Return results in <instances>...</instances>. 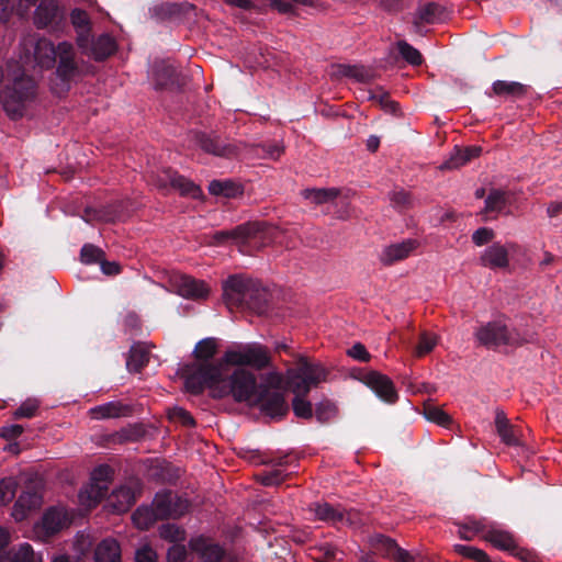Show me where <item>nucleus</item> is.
<instances>
[{
  "mask_svg": "<svg viewBox=\"0 0 562 562\" xmlns=\"http://www.w3.org/2000/svg\"><path fill=\"white\" fill-rule=\"evenodd\" d=\"M209 363L196 368L195 372L188 378L187 391L199 395L205 387L210 390L213 398L233 397L237 403H252L258 393V381L256 375L247 369L226 367L221 376L209 378L203 369Z\"/></svg>",
  "mask_w": 562,
  "mask_h": 562,
  "instance_id": "1",
  "label": "nucleus"
},
{
  "mask_svg": "<svg viewBox=\"0 0 562 562\" xmlns=\"http://www.w3.org/2000/svg\"><path fill=\"white\" fill-rule=\"evenodd\" d=\"M328 371L319 362H311L305 357H300L295 367L288 369V385L295 394L292 401V409L296 417L310 419L313 417L311 402L305 400L312 387L326 381Z\"/></svg>",
  "mask_w": 562,
  "mask_h": 562,
  "instance_id": "2",
  "label": "nucleus"
},
{
  "mask_svg": "<svg viewBox=\"0 0 562 562\" xmlns=\"http://www.w3.org/2000/svg\"><path fill=\"white\" fill-rule=\"evenodd\" d=\"M251 368L261 371L272 367V358L267 346L259 342L235 344L226 349L216 363H210L203 372L209 378H218L224 368Z\"/></svg>",
  "mask_w": 562,
  "mask_h": 562,
  "instance_id": "3",
  "label": "nucleus"
},
{
  "mask_svg": "<svg viewBox=\"0 0 562 562\" xmlns=\"http://www.w3.org/2000/svg\"><path fill=\"white\" fill-rule=\"evenodd\" d=\"M223 295L228 307L249 310L258 315L269 308L270 294L260 284L239 276H231L223 284Z\"/></svg>",
  "mask_w": 562,
  "mask_h": 562,
  "instance_id": "4",
  "label": "nucleus"
},
{
  "mask_svg": "<svg viewBox=\"0 0 562 562\" xmlns=\"http://www.w3.org/2000/svg\"><path fill=\"white\" fill-rule=\"evenodd\" d=\"M480 345L488 349H497L501 346H519L526 341L514 328H509L502 319L486 323L475 331Z\"/></svg>",
  "mask_w": 562,
  "mask_h": 562,
  "instance_id": "5",
  "label": "nucleus"
},
{
  "mask_svg": "<svg viewBox=\"0 0 562 562\" xmlns=\"http://www.w3.org/2000/svg\"><path fill=\"white\" fill-rule=\"evenodd\" d=\"M59 55L56 60V76L61 82L68 86L81 79L88 74V64L78 59L72 44L68 42L58 43Z\"/></svg>",
  "mask_w": 562,
  "mask_h": 562,
  "instance_id": "6",
  "label": "nucleus"
},
{
  "mask_svg": "<svg viewBox=\"0 0 562 562\" xmlns=\"http://www.w3.org/2000/svg\"><path fill=\"white\" fill-rule=\"evenodd\" d=\"M195 144L205 153L226 159L243 157L241 142H226L215 134L196 132Z\"/></svg>",
  "mask_w": 562,
  "mask_h": 562,
  "instance_id": "7",
  "label": "nucleus"
},
{
  "mask_svg": "<svg viewBox=\"0 0 562 562\" xmlns=\"http://www.w3.org/2000/svg\"><path fill=\"white\" fill-rule=\"evenodd\" d=\"M189 546L198 562H238L233 553L212 538L199 536L192 538Z\"/></svg>",
  "mask_w": 562,
  "mask_h": 562,
  "instance_id": "8",
  "label": "nucleus"
},
{
  "mask_svg": "<svg viewBox=\"0 0 562 562\" xmlns=\"http://www.w3.org/2000/svg\"><path fill=\"white\" fill-rule=\"evenodd\" d=\"M112 473V469L106 464L99 465L93 470L91 475L92 483L79 493L82 505L92 508L108 495Z\"/></svg>",
  "mask_w": 562,
  "mask_h": 562,
  "instance_id": "9",
  "label": "nucleus"
},
{
  "mask_svg": "<svg viewBox=\"0 0 562 562\" xmlns=\"http://www.w3.org/2000/svg\"><path fill=\"white\" fill-rule=\"evenodd\" d=\"M370 543L374 553L393 562H429L425 557L418 553L413 554L401 548L394 539L384 535H375L371 538Z\"/></svg>",
  "mask_w": 562,
  "mask_h": 562,
  "instance_id": "10",
  "label": "nucleus"
},
{
  "mask_svg": "<svg viewBox=\"0 0 562 562\" xmlns=\"http://www.w3.org/2000/svg\"><path fill=\"white\" fill-rule=\"evenodd\" d=\"M153 504L161 520L180 518L190 508V503L187 498L170 490L158 492L154 497Z\"/></svg>",
  "mask_w": 562,
  "mask_h": 562,
  "instance_id": "11",
  "label": "nucleus"
},
{
  "mask_svg": "<svg viewBox=\"0 0 562 562\" xmlns=\"http://www.w3.org/2000/svg\"><path fill=\"white\" fill-rule=\"evenodd\" d=\"M33 21L37 29H47L52 33L60 32L66 24L57 0H41L34 11Z\"/></svg>",
  "mask_w": 562,
  "mask_h": 562,
  "instance_id": "12",
  "label": "nucleus"
},
{
  "mask_svg": "<svg viewBox=\"0 0 562 562\" xmlns=\"http://www.w3.org/2000/svg\"><path fill=\"white\" fill-rule=\"evenodd\" d=\"M155 183L161 190L173 189L182 195L194 199L199 198L202 193L199 186L171 168L161 169L155 177Z\"/></svg>",
  "mask_w": 562,
  "mask_h": 562,
  "instance_id": "13",
  "label": "nucleus"
},
{
  "mask_svg": "<svg viewBox=\"0 0 562 562\" xmlns=\"http://www.w3.org/2000/svg\"><path fill=\"white\" fill-rule=\"evenodd\" d=\"M41 488L40 482L30 480L13 506L12 516L16 521L24 520L32 510L41 507L43 502Z\"/></svg>",
  "mask_w": 562,
  "mask_h": 562,
  "instance_id": "14",
  "label": "nucleus"
},
{
  "mask_svg": "<svg viewBox=\"0 0 562 562\" xmlns=\"http://www.w3.org/2000/svg\"><path fill=\"white\" fill-rule=\"evenodd\" d=\"M360 381L366 384L382 402L394 404L398 400L393 381L385 374L371 370L366 372Z\"/></svg>",
  "mask_w": 562,
  "mask_h": 562,
  "instance_id": "15",
  "label": "nucleus"
},
{
  "mask_svg": "<svg viewBox=\"0 0 562 562\" xmlns=\"http://www.w3.org/2000/svg\"><path fill=\"white\" fill-rule=\"evenodd\" d=\"M218 351V340L214 337L203 338L196 342L193 349V357L199 363L186 364L181 369V375L184 379V386L187 387L188 378L193 374L196 368L205 363H216L213 358Z\"/></svg>",
  "mask_w": 562,
  "mask_h": 562,
  "instance_id": "16",
  "label": "nucleus"
},
{
  "mask_svg": "<svg viewBox=\"0 0 562 562\" xmlns=\"http://www.w3.org/2000/svg\"><path fill=\"white\" fill-rule=\"evenodd\" d=\"M262 231L263 223L248 222L237 225L232 229L215 232L212 236V240L215 245H224L228 240L244 244L249 239L255 238Z\"/></svg>",
  "mask_w": 562,
  "mask_h": 562,
  "instance_id": "17",
  "label": "nucleus"
},
{
  "mask_svg": "<svg viewBox=\"0 0 562 562\" xmlns=\"http://www.w3.org/2000/svg\"><path fill=\"white\" fill-rule=\"evenodd\" d=\"M252 404L258 405L266 415L278 419H282L290 409L283 391L257 393Z\"/></svg>",
  "mask_w": 562,
  "mask_h": 562,
  "instance_id": "18",
  "label": "nucleus"
},
{
  "mask_svg": "<svg viewBox=\"0 0 562 562\" xmlns=\"http://www.w3.org/2000/svg\"><path fill=\"white\" fill-rule=\"evenodd\" d=\"M173 290L181 296L191 300L204 299L209 295L207 285L187 274H173L170 279Z\"/></svg>",
  "mask_w": 562,
  "mask_h": 562,
  "instance_id": "19",
  "label": "nucleus"
},
{
  "mask_svg": "<svg viewBox=\"0 0 562 562\" xmlns=\"http://www.w3.org/2000/svg\"><path fill=\"white\" fill-rule=\"evenodd\" d=\"M67 525L66 515L56 507L46 509L40 522L34 527L38 537L50 538Z\"/></svg>",
  "mask_w": 562,
  "mask_h": 562,
  "instance_id": "20",
  "label": "nucleus"
},
{
  "mask_svg": "<svg viewBox=\"0 0 562 562\" xmlns=\"http://www.w3.org/2000/svg\"><path fill=\"white\" fill-rule=\"evenodd\" d=\"M156 89H180L186 83V78L177 69L167 64H159L154 71Z\"/></svg>",
  "mask_w": 562,
  "mask_h": 562,
  "instance_id": "21",
  "label": "nucleus"
},
{
  "mask_svg": "<svg viewBox=\"0 0 562 562\" xmlns=\"http://www.w3.org/2000/svg\"><path fill=\"white\" fill-rule=\"evenodd\" d=\"M447 14L448 11L445 5L438 2H427L418 5L414 13L413 23L415 26L441 23Z\"/></svg>",
  "mask_w": 562,
  "mask_h": 562,
  "instance_id": "22",
  "label": "nucleus"
},
{
  "mask_svg": "<svg viewBox=\"0 0 562 562\" xmlns=\"http://www.w3.org/2000/svg\"><path fill=\"white\" fill-rule=\"evenodd\" d=\"M82 53L97 61H103L116 50V43L109 34H101L98 38L89 37V47L81 49Z\"/></svg>",
  "mask_w": 562,
  "mask_h": 562,
  "instance_id": "23",
  "label": "nucleus"
},
{
  "mask_svg": "<svg viewBox=\"0 0 562 562\" xmlns=\"http://www.w3.org/2000/svg\"><path fill=\"white\" fill-rule=\"evenodd\" d=\"M70 22L77 33V45L80 49L89 47V37L91 35V21L87 11L76 8L70 12Z\"/></svg>",
  "mask_w": 562,
  "mask_h": 562,
  "instance_id": "24",
  "label": "nucleus"
},
{
  "mask_svg": "<svg viewBox=\"0 0 562 562\" xmlns=\"http://www.w3.org/2000/svg\"><path fill=\"white\" fill-rule=\"evenodd\" d=\"M480 262L492 270L505 269L509 265L508 250L499 243H494L483 251Z\"/></svg>",
  "mask_w": 562,
  "mask_h": 562,
  "instance_id": "25",
  "label": "nucleus"
},
{
  "mask_svg": "<svg viewBox=\"0 0 562 562\" xmlns=\"http://www.w3.org/2000/svg\"><path fill=\"white\" fill-rule=\"evenodd\" d=\"M482 148L480 146H468L460 147L456 146L453 151L450 154L449 158L442 162L440 166L441 170H453L458 169L468 162H470L473 158H476L481 155Z\"/></svg>",
  "mask_w": 562,
  "mask_h": 562,
  "instance_id": "26",
  "label": "nucleus"
},
{
  "mask_svg": "<svg viewBox=\"0 0 562 562\" xmlns=\"http://www.w3.org/2000/svg\"><path fill=\"white\" fill-rule=\"evenodd\" d=\"M417 245V241L414 239H406L402 243L392 244L383 249L380 255V260L383 265L391 266L407 258Z\"/></svg>",
  "mask_w": 562,
  "mask_h": 562,
  "instance_id": "27",
  "label": "nucleus"
},
{
  "mask_svg": "<svg viewBox=\"0 0 562 562\" xmlns=\"http://www.w3.org/2000/svg\"><path fill=\"white\" fill-rule=\"evenodd\" d=\"M133 407L119 401L108 402L90 409L94 419L120 418L131 416Z\"/></svg>",
  "mask_w": 562,
  "mask_h": 562,
  "instance_id": "28",
  "label": "nucleus"
},
{
  "mask_svg": "<svg viewBox=\"0 0 562 562\" xmlns=\"http://www.w3.org/2000/svg\"><path fill=\"white\" fill-rule=\"evenodd\" d=\"M0 562H42V558L35 554L30 543L24 542L0 551Z\"/></svg>",
  "mask_w": 562,
  "mask_h": 562,
  "instance_id": "29",
  "label": "nucleus"
},
{
  "mask_svg": "<svg viewBox=\"0 0 562 562\" xmlns=\"http://www.w3.org/2000/svg\"><path fill=\"white\" fill-rule=\"evenodd\" d=\"M58 55V45L55 46L49 40L40 38L36 42L34 57L40 67L45 69L53 68Z\"/></svg>",
  "mask_w": 562,
  "mask_h": 562,
  "instance_id": "30",
  "label": "nucleus"
},
{
  "mask_svg": "<svg viewBox=\"0 0 562 562\" xmlns=\"http://www.w3.org/2000/svg\"><path fill=\"white\" fill-rule=\"evenodd\" d=\"M273 391H290L288 385V371L285 374L272 370L261 375V382L258 383V393L273 392Z\"/></svg>",
  "mask_w": 562,
  "mask_h": 562,
  "instance_id": "31",
  "label": "nucleus"
},
{
  "mask_svg": "<svg viewBox=\"0 0 562 562\" xmlns=\"http://www.w3.org/2000/svg\"><path fill=\"white\" fill-rule=\"evenodd\" d=\"M121 547L115 539H103L94 550V562H121Z\"/></svg>",
  "mask_w": 562,
  "mask_h": 562,
  "instance_id": "32",
  "label": "nucleus"
},
{
  "mask_svg": "<svg viewBox=\"0 0 562 562\" xmlns=\"http://www.w3.org/2000/svg\"><path fill=\"white\" fill-rule=\"evenodd\" d=\"M311 509L317 519L333 524L344 521L347 515V512L340 506L336 507L329 503H314Z\"/></svg>",
  "mask_w": 562,
  "mask_h": 562,
  "instance_id": "33",
  "label": "nucleus"
},
{
  "mask_svg": "<svg viewBox=\"0 0 562 562\" xmlns=\"http://www.w3.org/2000/svg\"><path fill=\"white\" fill-rule=\"evenodd\" d=\"M252 154L257 158L277 160L283 154V148L278 143H263L259 145H248L243 143V156Z\"/></svg>",
  "mask_w": 562,
  "mask_h": 562,
  "instance_id": "34",
  "label": "nucleus"
},
{
  "mask_svg": "<svg viewBox=\"0 0 562 562\" xmlns=\"http://www.w3.org/2000/svg\"><path fill=\"white\" fill-rule=\"evenodd\" d=\"M301 195L315 205L333 202L340 195L338 188H306Z\"/></svg>",
  "mask_w": 562,
  "mask_h": 562,
  "instance_id": "35",
  "label": "nucleus"
},
{
  "mask_svg": "<svg viewBox=\"0 0 562 562\" xmlns=\"http://www.w3.org/2000/svg\"><path fill=\"white\" fill-rule=\"evenodd\" d=\"M484 539L492 543L495 548L508 551L513 554L514 550L517 549L514 537L508 531L490 528L484 535Z\"/></svg>",
  "mask_w": 562,
  "mask_h": 562,
  "instance_id": "36",
  "label": "nucleus"
},
{
  "mask_svg": "<svg viewBox=\"0 0 562 562\" xmlns=\"http://www.w3.org/2000/svg\"><path fill=\"white\" fill-rule=\"evenodd\" d=\"M209 192L212 195H222L228 199H235L243 195L244 188L241 184L226 179V180H213L209 184Z\"/></svg>",
  "mask_w": 562,
  "mask_h": 562,
  "instance_id": "37",
  "label": "nucleus"
},
{
  "mask_svg": "<svg viewBox=\"0 0 562 562\" xmlns=\"http://www.w3.org/2000/svg\"><path fill=\"white\" fill-rule=\"evenodd\" d=\"M495 426L502 441L507 446H520V440L517 437L516 428L507 419L503 412H498L495 417Z\"/></svg>",
  "mask_w": 562,
  "mask_h": 562,
  "instance_id": "38",
  "label": "nucleus"
},
{
  "mask_svg": "<svg viewBox=\"0 0 562 562\" xmlns=\"http://www.w3.org/2000/svg\"><path fill=\"white\" fill-rule=\"evenodd\" d=\"M135 501V493L128 486H120L110 495V504L117 513L127 512L132 505H134Z\"/></svg>",
  "mask_w": 562,
  "mask_h": 562,
  "instance_id": "39",
  "label": "nucleus"
},
{
  "mask_svg": "<svg viewBox=\"0 0 562 562\" xmlns=\"http://www.w3.org/2000/svg\"><path fill=\"white\" fill-rule=\"evenodd\" d=\"M492 89L496 95L520 99L527 93L528 87L517 81L496 80Z\"/></svg>",
  "mask_w": 562,
  "mask_h": 562,
  "instance_id": "40",
  "label": "nucleus"
},
{
  "mask_svg": "<svg viewBox=\"0 0 562 562\" xmlns=\"http://www.w3.org/2000/svg\"><path fill=\"white\" fill-rule=\"evenodd\" d=\"M149 361V351L140 345L131 347L126 359V368L130 372H140Z\"/></svg>",
  "mask_w": 562,
  "mask_h": 562,
  "instance_id": "41",
  "label": "nucleus"
},
{
  "mask_svg": "<svg viewBox=\"0 0 562 562\" xmlns=\"http://www.w3.org/2000/svg\"><path fill=\"white\" fill-rule=\"evenodd\" d=\"M158 512L156 510L154 504L151 503L150 506H140L138 507L132 518L135 524V526L138 529L147 530L149 529L157 520H161L160 517H158Z\"/></svg>",
  "mask_w": 562,
  "mask_h": 562,
  "instance_id": "42",
  "label": "nucleus"
},
{
  "mask_svg": "<svg viewBox=\"0 0 562 562\" xmlns=\"http://www.w3.org/2000/svg\"><path fill=\"white\" fill-rule=\"evenodd\" d=\"M338 74L344 77L353 78L359 82H369L372 78L369 69L358 65H339Z\"/></svg>",
  "mask_w": 562,
  "mask_h": 562,
  "instance_id": "43",
  "label": "nucleus"
},
{
  "mask_svg": "<svg viewBox=\"0 0 562 562\" xmlns=\"http://www.w3.org/2000/svg\"><path fill=\"white\" fill-rule=\"evenodd\" d=\"M424 416L427 420L436 423L442 427H450L452 418L440 407L427 404L424 406Z\"/></svg>",
  "mask_w": 562,
  "mask_h": 562,
  "instance_id": "44",
  "label": "nucleus"
},
{
  "mask_svg": "<svg viewBox=\"0 0 562 562\" xmlns=\"http://www.w3.org/2000/svg\"><path fill=\"white\" fill-rule=\"evenodd\" d=\"M369 100L376 102L383 110L390 113H396L398 103L390 99L389 92L382 88H376L369 92Z\"/></svg>",
  "mask_w": 562,
  "mask_h": 562,
  "instance_id": "45",
  "label": "nucleus"
},
{
  "mask_svg": "<svg viewBox=\"0 0 562 562\" xmlns=\"http://www.w3.org/2000/svg\"><path fill=\"white\" fill-rule=\"evenodd\" d=\"M19 482L13 476H7L0 480V505L9 504L16 494Z\"/></svg>",
  "mask_w": 562,
  "mask_h": 562,
  "instance_id": "46",
  "label": "nucleus"
},
{
  "mask_svg": "<svg viewBox=\"0 0 562 562\" xmlns=\"http://www.w3.org/2000/svg\"><path fill=\"white\" fill-rule=\"evenodd\" d=\"M159 536L173 544H178L186 539V531L176 524L167 522L159 527Z\"/></svg>",
  "mask_w": 562,
  "mask_h": 562,
  "instance_id": "47",
  "label": "nucleus"
},
{
  "mask_svg": "<svg viewBox=\"0 0 562 562\" xmlns=\"http://www.w3.org/2000/svg\"><path fill=\"white\" fill-rule=\"evenodd\" d=\"M397 49L403 59L412 66H420L424 58L418 49L408 44L406 41L397 42Z\"/></svg>",
  "mask_w": 562,
  "mask_h": 562,
  "instance_id": "48",
  "label": "nucleus"
},
{
  "mask_svg": "<svg viewBox=\"0 0 562 562\" xmlns=\"http://www.w3.org/2000/svg\"><path fill=\"white\" fill-rule=\"evenodd\" d=\"M506 204V193L502 190L492 189L485 199V212H501Z\"/></svg>",
  "mask_w": 562,
  "mask_h": 562,
  "instance_id": "49",
  "label": "nucleus"
},
{
  "mask_svg": "<svg viewBox=\"0 0 562 562\" xmlns=\"http://www.w3.org/2000/svg\"><path fill=\"white\" fill-rule=\"evenodd\" d=\"M454 551L464 558L471 559L475 562H492L491 558L486 554L485 551L471 547V546H463V544H456Z\"/></svg>",
  "mask_w": 562,
  "mask_h": 562,
  "instance_id": "50",
  "label": "nucleus"
},
{
  "mask_svg": "<svg viewBox=\"0 0 562 562\" xmlns=\"http://www.w3.org/2000/svg\"><path fill=\"white\" fill-rule=\"evenodd\" d=\"M389 199L392 206L400 211L408 210L413 205L412 195L403 189L391 191L389 193Z\"/></svg>",
  "mask_w": 562,
  "mask_h": 562,
  "instance_id": "51",
  "label": "nucleus"
},
{
  "mask_svg": "<svg viewBox=\"0 0 562 562\" xmlns=\"http://www.w3.org/2000/svg\"><path fill=\"white\" fill-rule=\"evenodd\" d=\"M103 257L104 251L92 244L83 245L80 250L81 261L86 265L100 263Z\"/></svg>",
  "mask_w": 562,
  "mask_h": 562,
  "instance_id": "52",
  "label": "nucleus"
},
{
  "mask_svg": "<svg viewBox=\"0 0 562 562\" xmlns=\"http://www.w3.org/2000/svg\"><path fill=\"white\" fill-rule=\"evenodd\" d=\"M40 407L38 401L29 398L23 402L13 413L14 419L32 418L36 415Z\"/></svg>",
  "mask_w": 562,
  "mask_h": 562,
  "instance_id": "53",
  "label": "nucleus"
},
{
  "mask_svg": "<svg viewBox=\"0 0 562 562\" xmlns=\"http://www.w3.org/2000/svg\"><path fill=\"white\" fill-rule=\"evenodd\" d=\"M486 526L482 521L469 520L467 524L460 525L459 536L461 539L471 540L474 535L485 531Z\"/></svg>",
  "mask_w": 562,
  "mask_h": 562,
  "instance_id": "54",
  "label": "nucleus"
},
{
  "mask_svg": "<svg viewBox=\"0 0 562 562\" xmlns=\"http://www.w3.org/2000/svg\"><path fill=\"white\" fill-rule=\"evenodd\" d=\"M437 344V338L434 335L423 333L419 337V341L416 348V355L423 357L429 353Z\"/></svg>",
  "mask_w": 562,
  "mask_h": 562,
  "instance_id": "55",
  "label": "nucleus"
},
{
  "mask_svg": "<svg viewBox=\"0 0 562 562\" xmlns=\"http://www.w3.org/2000/svg\"><path fill=\"white\" fill-rule=\"evenodd\" d=\"M170 418L175 422L180 423L181 425L186 427H193L195 426V420L193 416L184 408L182 407H173L170 411Z\"/></svg>",
  "mask_w": 562,
  "mask_h": 562,
  "instance_id": "56",
  "label": "nucleus"
},
{
  "mask_svg": "<svg viewBox=\"0 0 562 562\" xmlns=\"http://www.w3.org/2000/svg\"><path fill=\"white\" fill-rule=\"evenodd\" d=\"M292 2L304 4V5L312 4V0H270L271 7L273 9H276L278 12L283 13V14L292 13V11H293Z\"/></svg>",
  "mask_w": 562,
  "mask_h": 562,
  "instance_id": "57",
  "label": "nucleus"
},
{
  "mask_svg": "<svg viewBox=\"0 0 562 562\" xmlns=\"http://www.w3.org/2000/svg\"><path fill=\"white\" fill-rule=\"evenodd\" d=\"M87 223L92 220L105 221V222H115L117 220V215L106 212V211H97L90 207L85 210V215L82 217Z\"/></svg>",
  "mask_w": 562,
  "mask_h": 562,
  "instance_id": "58",
  "label": "nucleus"
},
{
  "mask_svg": "<svg viewBox=\"0 0 562 562\" xmlns=\"http://www.w3.org/2000/svg\"><path fill=\"white\" fill-rule=\"evenodd\" d=\"M285 479L283 472L279 469H274L265 472L260 475V483L265 486H273L281 484Z\"/></svg>",
  "mask_w": 562,
  "mask_h": 562,
  "instance_id": "59",
  "label": "nucleus"
},
{
  "mask_svg": "<svg viewBox=\"0 0 562 562\" xmlns=\"http://www.w3.org/2000/svg\"><path fill=\"white\" fill-rule=\"evenodd\" d=\"M495 237V233L492 228L480 227L472 234V241L476 246H483L488 244Z\"/></svg>",
  "mask_w": 562,
  "mask_h": 562,
  "instance_id": "60",
  "label": "nucleus"
},
{
  "mask_svg": "<svg viewBox=\"0 0 562 562\" xmlns=\"http://www.w3.org/2000/svg\"><path fill=\"white\" fill-rule=\"evenodd\" d=\"M187 559V549L183 544H172L167 552L168 562H184Z\"/></svg>",
  "mask_w": 562,
  "mask_h": 562,
  "instance_id": "61",
  "label": "nucleus"
},
{
  "mask_svg": "<svg viewBox=\"0 0 562 562\" xmlns=\"http://www.w3.org/2000/svg\"><path fill=\"white\" fill-rule=\"evenodd\" d=\"M333 413L334 406L328 402L319 403L316 405L315 417L322 424L327 423L330 419Z\"/></svg>",
  "mask_w": 562,
  "mask_h": 562,
  "instance_id": "62",
  "label": "nucleus"
},
{
  "mask_svg": "<svg viewBox=\"0 0 562 562\" xmlns=\"http://www.w3.org/2000/svg\"><path fill=\"white\" fill-rule=\"evenodd\" d=\"M347 355L362 362H367L371 359V355L361 342H357L351 348H349Z\"/></svg>",
  "mask_w": 562,
  "mask_h": 562,
  "instance_id": "63",
  "label": "nucleus"
},
{
  "mask_svg": "<svg viewBox=\"0 0 562 562\" xmlns=\"http://www.w3.org/2000/svg\"><path fill=\"white\" fill-rule=\"evenodd\" d=\"M135 562H157V554L153 548L145 544L136 550Z\"/></svg>",
  "mask_w": 562,
  "mask_h": 562,
  "instance_id": "64",
  "label": "nucleus"
}]
</instances>
